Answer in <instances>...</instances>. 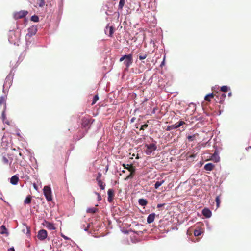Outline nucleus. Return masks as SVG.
<instances>
[{"instance_id":"nucleus-1","label":"nucleus","mask_w":251,"mask_h":251,"mask_svg":"<svg viewBox=\"0 0 251 251\" xmlns=\"http://www.w3.org/2000/svg\"><path fill=\"white\" fill-rule=\"evenodd\" d=\"M120 62L124 61V64L126 66V68L128 69L129 67L133 63L132 54H130L128 55H125L121 57L119 60Z\"/></svg>"},{"instance_id":"nucleus-2","label":"nucleus","mask_w":251,"mask_h":251,"mask_svg":"<svg viewBox=\"0 0 251 251\" xmlns=\"http://www.w3.org/2000/svg\"><path fill=\"white\" fill-rule=\"evenodd\" d=\"M93 121L94 120L93 119L88 117H84L82 119V126L85 128L89 129L90 128V125Z\"/></svg>"},{"instance_id":"nucleus-3","label":"nucleus","mask_w":251,"mask_h":251,"mask_svg":"<svg viewBox=\"0 0 251 251\" xmlns=\"http://www.w3.org/2000/svg\"><path fill=\"white\" fill-rule=\"evenodd\" d=\"M44 195L47 200L49 201L52 200L51 191L50 187L45 186L43 189Z\"/></svg>"},{"instance_id":"nucleus-4","label":"nucleus","mask_w":251,"mask_h":251,"mask_svg":"<svg viewBox=\"0 0 251 251\" xmlns=\"http://www.w3.org/2000/svg\"><path fill=\"white\" fill-rule=\"evenodd\" d=\"M146 147L145 152L147 155H150L153 151L156 150L157 147L154 143L150 144H146L145 145Z\"/></svg>"},{"instance_id":"nucleus-5","label":"nucleus","mask_w":251,"mask_h":251,"mask_svg":"<svg viewBox=\"0 0 251 251\" xmlns=\"http://www.w3.org/2000/svg\"><path fill=\"white\" fill-rule=\"evenodd\" d=\"M28 12L26 10H21L19 12H17L14 14V18L15 19L17 20L19 19H22L25 17L27 14Z\"/></svg>"},{"instance_id":"nucleus-6","label":"nucleus","mask_w":251,"mask_h":251,"mask_svg":"<svg viewBox=\"0 0 251 251\" xmlns=\"http://www.w3.org/2000/svg\"><path fill=\"white\" fill-rule=\"evenodd\" d=\"M127 221H123L122 222V221H120L119 225L120 226L122 227L123 228H128V227H130L131 226H133L134 225L137 226V224H136L137 222L135 221H133L132 222V225H131V224H128V223H124V222H127Z\"/></svg>"},{"instance_id":"nucleus-7","label":"nucleus","mask_w":251,"mask_h":251,"mask_svg":"<svg viewBox=\"0 0 251 251\" xmlns=\"http://www.w3.org/2000/svg\"><path fill=\"white\" fill-rule=\"evenodd\" d=\"M47 231L44 229L40 230L38 232L37 237L40 240H44L47 237Z\"/></svg>"},{"instance_id":"nucleus-8","label":"nucleus","mask_w":251,"mask_h":251,"mask_svg":"<svg viewBox=\"0 0 251 251\" xmlns=\"http://www.w3.org/2000/svg\"><path fill=\"white\" fill-rule=\"evenodd\" d=\"M37 31V29L35 26H31L28 29V33L26 37H31L36 34Z\"/></svg>"},{"instance_id":"nucleus-9","label":"nucleus","mask_w":251,"mask_h":251,"mask_svg":"<svg viewBox=\"0 0 251 251\" xmlns=\"http://www.w3.org/2000/svg\"><path fill=\"white\" fill-rule=\"evenodd\" d=\"M202 214L206 218H209L212 215L211 211L206 208H204L202 210Z\"/></svg>"},{"instance_id":"nucleus-10","label":"nucleus","mask_w":251,"mask_h":251,"mask_svg":"<svg viewBox=\"0 0 251 251\" xmlns=\"http://www.w3.org/2000/svg\"><path fill=\"white\" fill-rule=\"evenodd\" d=\"M108 201L111 202L113 201L114 196V190L112 189H109L108 190Z\"/></svg>"},{"instance_id":"nucleus-11","label":"nucleus","mask_w":251,"mask_h":251,"mask_svg":"<svg viewBox=\"0 0 251 251\" xmlns=\"http://www.w3.org/2000/svg\"><path fill=\"white\" fill-rule=\"evenodd\" d=\"M105 32L106 34L108 35L109 36L112 37L114 32L113 27L112 26H107L105 29Z\"/></svg>"},{"instance_id":"nucleus-12","label":"nucleus","mask_w":251,"mask_h":251,"mask_svg":"<svg viewBox=\"0 0 251 251\" xmlns=\"http://www.w3.org/2000/svg\"><path fill=\"white\" fill-rule=\"evenodd\" d=\"M45 223H43V224L49 229L52 230V229H55V226H54V224L48 222L47 221H45Z\"/></svg>"},{"instance_id":"nucleus-13","label":"nucleus","mask_w":251,"mask_h":251,"mask_svg":"<svg viewBox=\"0 0 251 251\" xmlns=\"http://www.w3.org/2000/svg\"><path fill=\"white\" fill-rule=\"evenodd\" d=\"M19 180V177L17 176L14 175L10 178V183L13 185H16Z\"/></svg>"},{"instance_id":"nucleus-14","label":"nucleus","mask_w":251,"mask_h":251,"mask_svg":"<svg viewBox=\"0 0 251 251\" xmlns=\"http://www.w3.org/2000/svg\"><path fill=\"white\" fill-rule=\"evenodd\" d=\"M3 105V109L5 110L6 105V98L4 96H1L0 98V106Z\"/></svg>"},{"instance_id":"nucleus-15","label":"nucleus","mask_w":251,"mask_h":251,"mask_svg":"<svg viewBox=\"0 0 251 251\" xmlns=\"http://www.w3.org/2000/svg\"><path fill=\"white\" fill-rule=\"evenodd\" d=\"M122 165L125 169H127L129 172L132 171L133 169H135V167L133 166L132 164L126 165L125 164H123Z\"/></svg>"},{"instance_id":"nucleus-16","label":"nucleus","mask_w":251,"mask_h":251,"mask_svg":"<svg viewBox=\"0 0 251 251\" xmlns=\"http://www.w3.org/2000/svg\"><path fill=\"white\" fill-rule=\"evenodd\" d=\"M98 209L96 207L88 208L86 209L87 213L94 214L98 211Z\"/></svg>"},{"instance_id":"nucleus-17","label":"nucleus","mask_w":251,"mask_h":251,"mask_svg":"<svg viewBox=\"0 0 251 251\" xmlns=\"http://www.w3.org/2000/svg\"><path fill=\"white\" fill-rule=\"evenodd\" d=\"M214 167V165L211 163L206 164L204 166V169L207 171H212Z\"/></svg>"},{"instance_id":"nucleus-18","label":"nucleus","mask_w":251,"mask_h":251,"mask_svg":"<svg viewBox=\"0 0 251 251\" xmlns=\"http://www.w3.org/2000/svg\"><path fill=\"white\" fill-rule=\"evenodd\" d=\"M139 205L145 206L148 204V201L147 200L144 199H139L138 200Z\"/></svg>"},{"instance_id":"nucleus-19","label":"nucleus","mask_w":251,"mask_h":251,"mask_svg":"<svg viewBox=\"0 0 251 251\" xmlns=\"http://www.w3.org/2000/svg\"><path fill=\"white\" fill-rule=\"evenodd\" d=\"M211 160L214 161L215 162H217L220 160V157L217 154V153H216V152L213 153L211 156Z\"/></svg>"},{"instance_id":"nucleus-20","label":"nucleus","mask_w":251,"mask_h":251,"mask_svg":"<svg viewBox=\"0 0 251 251\" xmlns=\"http://www.w3.org/2000/svg\"><path fill=\"white\" fill-rule=\"evenodd\" d=\"M83 222L85 223L86 225V227H84V230L85 231H88L89 229L92 228V225H91L92 223H87L86 221H83Z\"/></svg>"},{"instance_id":"nucleus-21","label":"nucleus","mask_w":251,"mask_h":251,"mask_svg":"<svg viewBox=\"0 0 251 251\" xmlns=\"http://www.w3.org/2000/svg\"><path fill=\"white\" fill-rule=\"evenodd\" d=\"M135 171L136 169H133L132 171H130V174L126 176L125 180H128L132 178L135 175Z\"/></svg>"},{"instance_id":"nucleus-22","label":"nucleus","mask_w":251,"mask_h":251,"mask_svg":"<svg viewBox=\"0 0 251 251\" xmlns=\"http://www.w3.org/2000/svg\"><path fill=\"white\" fill-rule=\"evenodd\" d=\"M217 97H220V100L219 101L220 103H222L224 101L225 98L226 97V95L225 94L222 93V94H218Z\"/></svg>"},{"instance_id":"nucleus-23","label":"nucleus","mask_w":251,"mask_h":251,"mask_svg":"<svg viewBox=\"0 0 251 251\" xmlns=\"http://www.w3.org/2000/svg\"><path fill=\"white\" fill-rule=\"evenodd\" d=\"M214 94L213 93H210L207 94L205 96L204 100L207 101H210L211 99L213 98L214 96Z\"/></svg>"},{"instance_id":"nucleus-24","label":"nucleus","mask_w":251,"mask_h":251,"mask_svg":"<svg viewBox=\"0 0 251 251\" xmlns=\"http://www.w3.org/2000/svg\"><path fill=\"white\" fill-rule=\"evenodd\" d=\"M32 197L31 195H28L26 197L24 201L25 204H30L31 202Z\"/></svg>"},{"instance_id":"nucleus-25","label":"nucleus","mask_w":251,"mask_h":251,"mask_svg":"<svg viewBox=\"0 0 251 251\" xmlns=\"http://www.w3.org/2000/svg\"><path fill=\"white\" fill-rule=\"evenodd\" d=\"M185 124V123L184 121H179L178 123H176L174 125V128H175V129Z\"/></svg>"},{"instance_id":"nucleus-26","label":"nucleus","mask_w":251,"mask_h":251,"mask_svg":"<svg viewBox=\"0 0 251 251\" xmlns=\"http://www.w3.org/2000/svg\"><path fill=\"white\" fill-rule=\"evenodd\" d=\"M98 182V184L101 190H104L105 186V184L101 180H99Z\"/></svg>"},{"instance_id":"nucleus-27","label":"nucleus","mask_w":251,"mask_h":251,"mask_svg":"<svg viewBox=\"0 0 251 251\" xmlns=\"http://www.w3.org/2000/svg\"><path fill=\"white\" fill-rule=\"evenodd\" d=\"M164 182V180H162L161 181H157L154 185V188L155 189H157L160 187L163 183Z\"/></svg>"},{"instance_id":"nucleus-28","label":"nucleus","mask_w":251,"mask_h":251,"mask_svg":"<svg viewBox=\"0 0 251 251\" xmlns=\"http://www.w3.org/2000/svg\"><path fill=\"white\" fill-rule=\"evenodd\" d=\"M38 4L40 7H43L45 5L46 2L45 0H38Z\"/></svg>"},{"instance_id":"nucleus-29","label":"nucleus","mask_w":251,"mask_h":251,"mask_svg":"<svg viewBox=\"0 0 251 251\" xmlns=\"http://www.w3.org/2000/svg\"><path fill=\"white\" fill-rule=\"evenodd\" d=\"M125 0H120L119 5H118L119 9H123V7L124 6V4H125Z\"/></svg>"},{"instance_id":"nucleus-30","label":"nucleus","mask_w":251,"mask_h":251,"mask_svg":"<svg viewBox=\"0 0 251 251\" xmlns=\"http://www.w3.org/2000/svg\"><path fill=\"white\" fill-rule=\"evenodd\" d=\"M31 20L34 22H38L39 21V18L37 15H33L31 17Z\"/></svg>"},{"instance_id":"nucleus-31","label":"nucleus","mask_w":251,"mask_h":251,"mask_svg":"<svg viewBox=\"0 0 251 251\" xmlns=\"http://www.w3.org/2000/svg\"><path fill=\"white\" fill-rule=\"evenodd\" d=\"M215 201L216 202L217 207H219L220 204V198L219 196H218L216 197Z\"/></svg>"},{"instance_id":"nucleus-32","label":"nucleus","mask_w":251,"mask_h":251,"mask_svg":"<svg viewBox=\"0 0 251 251\" xmlns=\"http://www.w3.org/2000/svg\"><path fill=\"white\" fill-rule=\"evenodd\" d=\"M1 233L2 234H7L8 233L7 231V229L5 226L4 225H2L1 226Z\"/></svg>"},{"instance_id":"nucleus-33","label":"nucleus","mask_w":251,"mask_h":251,"mask_svg":"<svg viewBox=\"0 0 251 251\" xmlns=\"http://www.w3.org/2000/svg\"><path fill=\"white\" fill-rule=\"evenodd\" d=\"M147 57V54L146 53H140L139 55V58L142 60L145 59Z\"/></svg>"},{"instance_id":"nucleus-34","label":"nucleus","mask_w":251,"mask_h":251,"mask_svg":"<svg viewBox=\"0 0 251 251\" xmlns=\"http://www.w3.org/2000/svg\"><path fill=\"white\" fill-rule=\"evenodd\" d=\"M98 100H99V96L98 95H96L93 98V102H92L91 105H93L94 104H95L96 103V102Z\"/></svg>"},{"instance_id":"nucleus-35","label":"nucleus","mask_w":251,"mask_h":251,"mask_svg":"<svg viewBox=\"0 0 251 251\" xmlns=\"http://www.w3.org/2000/svg\"><path fill=\"white\" fill-rule=\"evenodd\" d=\"M228 90V88L227 86H223L220 88V90L223 92H227Z\"/></svg>"},{"instance_id":"nucleus-36","label":"nucleus","mask_w":251,"mask_h":251,"mask_svg":"<svg viewBox=\"0 0 251 251\" xmlns=\"http://www.w3.org/2000/svg\"><path fill=\"white\" fill-rule=\"evenodd\" d=\"M155 216V214L154 213H151L148 216L147 220H154Z\"/></svg>"},{"instance_id":"nucleus-37","label":"nucleus","mask_w":251,"mask_h":251,"mask_svg":"<svg viewBox=\"0 0 251 251\" xmlns=\"http://www.w3.org/2000/svg\"><path fill=\"white\" fill-rule=\"evenodd\" d=\"M2 161L3 163L5 164H8L9 163V160L5 156H3L2 158Z\"/></svg>"},{"instance_id":"nucleus-38","label":"nucleus","mask_w":251,"mask_h":251,"mask_svg":"<svg viewBox=\"0 0 251 251\" xmlns=\"http://www.w3.org/2000/svg\"><path fill=\"white\" fill-rule=\"evenodd\" d=\"M196 134H194L193 135H189L187 137V139L189 141H194L195 139Z\"/></svg>"},{"instance_id":"nucleus-39","label":"nucleus","mask_w":251,"mask_h":251,"mask_svg":"<svg viewBox=\"0 0 251 251\" xmlns=\"http://www.w3.org/2000/svg\"><path fill=\"white\" fill-rule=\"evenodd\" d=\"M148 126V125L147 124H144L142 125L140 129V130H145V128H146Z\"/></svg>"},{"instance_id":"nucleus-40","label":"nucleus","mask_w":251,"mask_h":251,"mask_svg":"<svg viewBox=\"0 0 251 251\" xmlns=\"http://www.w3.org/2000/svg\"><path fill=\"white\" fill-rule=\"evenodd\" d=\"M174 125H172L171 126H169L167 127V128L166 129V130L167 131H169V130L175 129V128H174Z\"/></svg>"},{"instance_id":"nucleus-41","label":"nucleus","mask_w":251,"mask_h":251,"mask_svg":"<svg viewBox=\"0 0 251 251\" xmlns=\"http://www.w3.org/2000/svg\"><path fill=\"white\" fill-rule=\"evenodd\" d=\"M101 176V174L100 173H98V176L96 178L97 181H99V180H101L100 179Z\"/></svg>"},{"instance_id":"nucleus-42","label":"nucleus","mask_w":251,"mask_h":251,"mask_svg":"<svg viewBox=\"0 0 251 251\" xmlns=\"http://www.w3.org/2000/svg\"><path fill=\"white\" fill-rule=\"evenodd\" d=\"M5 110L3 109L2 113V118L3 122H5Z\"/></svg>"},{"instance_id":"nucleus-43","label":"nucleus","mask_w":251,"mask_h":251,"mask_svg":"<svg viewBox=\"0 0 251 251\" xmlns=\"http://www.w3.org/2000/svg\"><path fill=\"white\" fill-rule=\"evenodd\" d=\"M194 235L196 236H198L201 235V232L199 230H195Z\"/></svg>"},{"instance_id":"nucleus-44","label":"nucleus","mask_w":251,"mask_h":251,"mask_svg":"<svg viewBox=\"0 0 251 251\" xmlns=\"http://www.w3.org/2000/svg\"><path fill=\"white\" fill-rule=\"evenodd\" d=\"M9 81V84L11 83V80H10V77H7L5 79V85H6V83L8 82V81Z\"/></svg>"},{"instance_id":"nucleus-45","label":"nucleus","mask_w":251,"mask_h":251,"mask_svg":"<svg viewBox=\"0 0 251 251\" xmlns=\"http://www.w3.org/2000/svg\"><path fill=\"white\" fill-rule=\"evenodd\" d=\"M96 194L98 195V200L99 201L101 200V196H100V195L99 194V193L96 192Z\"/></svg>"},{"instance_id":"nucleus-46","label":"nucleus","mask_w":251,"mask_h":251,"mask_svg":"<svg viewBox=\"0 0 251 251\" xmlns=\"http://www.w3.org/2000/svg\"><path fill=\"white\" fill-rule=\"evenodd\" d=\"M157 110V107H154V108L153 109V110H152V112H151V113H152V114H154V113H155L156 111Z\"/></svg>"},{"instance_id":"nucleus-47","label":"nucleus","mask_w":251,"mask_h":251,"mask_svg":"<svg viewBox=\"0 0 251 251\" xmlns=\"http://www.w3.org/2000/svg\"><path fill=\"white\" fill-rule=\"evenodd\" d=\"M164 205H165V204H157V207L158 208H159L162 207L163 206H164Z\"/></svg>"},{"instance_id":"nucleus-48","label":"nucleus","mask_w":251,"mask_h":251,"mask_svg":"<svg viewBox=\"0 0 251 251\" xmlns=\"http://www.w3.org/2000/svg\"><path fill=\"white\" fill-rule=\"evenodd\" d=\"M61 236L65 239V240H69V238L67 237V236H65L64 235L61 234Z\"/></svg>"},{"instance_id":"nucleus-49","label":"nucleus","mask_w":251,"mask_h":251,"mask_svg":"<svg viewBox=\"0 0 251 251\" xmlns=\"http://www.w3.org/2000/svg\"><path fill=\"white\" fill-rule=\"evenodd\" d=\"M196 156V154H192V155H190L189 156V157L192 158H195Z\"/></svg>"},{"instance_id":"nucleus-50","label":"nucleus","mask_w":251,"mask_h":251,"mask_svg":"<svg viewBox=\"0 0 251 251\" xmlns=\"http://www.w3.org/2000/svg\"><path fill=\"white\" fill-rule=\"evenodd\" d=\"M8 251H15L14 250V248L13 247H12L8 249Z\"/></svg>"},{"instance_id":"nucleus-51","label":"nucleus","mask_w":251,"mask_h":251,"mask_svg":"<svg viewBox=\"0 0 251 251\" xmlns=\"http://www.w3.org/2000/svg\"><path fill=\"white\" fill-rule=\"evenodd\" d=\"M84 227H86V223L84 222V223L82 224V228L84 229Z\"/></svg>"},{"instance_id":"nucleus-52","label":"nucleus","mask_w":251,"mask_h":251,"mask_svg":"<svg viewBox=\"0 0 251 251\" xmlns=\"http://www.w3.org/2000/svg\"><path fill=\"white\" fill-rule=\"evenodd\" d=\"M152 222H153V221H147V223L150 224V223H152Z\"/></svg>"},{"instance_id":"nucleus-53","label":"nucleus","mask_w":251,"mask_h":251,"mask_svg":"<svg viewBox=\"0 0 251 251\" xmlns=\"http://www.w3.org/2000/svg\"><path fill=\"white\" fill-rule=\"evenodd\" d=\"M134 119H135V118H132V119H131V122H134Z\"/></svg>"},{"instance_id":"nucleus-54","label":"nucleus","mask_w":251,"mask_h":251,"mask_svg":"<svg viewBox=\"0 0 251 251\" xmlns=\"http://www.w3.org/2000/svg\"><path fill=\"white\" fill-rule=\"evenodd\" d=\"M228 96H229V97H230V96H231L232 95V93H231V92H229V93H228Z\"/></svg>"},{"instance_id":"nucleus-55","label":"nucleus","mask_w":251,"mask_h":251,"mask_svg":"<svg viewBox=\"0 0 251 251\" xmlns=\"http://www.w3.org/2000/svg\"><path fill=\"white\" fill-rule=\"evenodd\" d=\"M0 199L2 200L4 202H5V201L3 199V198H2V197H0Z\"/></svg>"},{"instance_id":"nucleus-56","label":"nucleus","mask_w":251,"mask_h":251,"mask_svg":"<svg viewBox=\"0 0 251 251\" xmlns=\"http://www.w3.org/2000/svg\"><path fill=\"white\" fill-rule=\"evenodd\" d=\"M164 61H163L162 62V63H161V66H162V65H164Z\"/></svg>"},{"instance_id":"nucleus-57","label":"nucleus","mask_w":251,"mask_h":251,"mask_svg":"<svg viewBox=\"0 0 251 251\" xmlns=\"http://www.w3.org/2000/svg\"><path fill=\"white\" fill-rule=\"evenodd\" d=\"M34 188H35V189H36V185H35V184H34Z\"/></svg>"},{"instance_id":"nucleus-58","label":"nucleus","mask_w":251,"mask_h":251,"mask_svg":"<svg viewBox=\"0 0 251 251\" xmlns=\"http://www.w3.org/2000/svg\"><path fill=\"white\" fill-rule=\"evenodd\" d=\"M5 123H7V124H9V123H8V122H6V121H5Z\"/></svg>"},{"instance_id":"nucleus-59","label":"nucleus","mask_w":251,"mask_h":251,"mask_svg":"<svg viewBox=\"0 0 251 251\" xmlns=\"http://www.w3.org/2000/svg\"><path fill=\"white\" fill-rule=\"evenodd\" d=\"M0 195L1 196H2V193H0Z\"/></svg>"},{"instance_id":"nucleus-60","label":"nucleus","mask_w":251,"mask_h":251,"mask_svg":"<svg viewBox=\"0 0 251 251\" xmlns=\"http://www.w3.org/2000/svg\"><path fill=\"white\" fill-rule=\"evenodd\" d=\"M122 172H123V173H125V171H124V170H123V171H122Z\"/></svg>"}]
</instances>
